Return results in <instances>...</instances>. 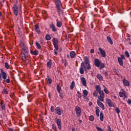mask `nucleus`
I'll return each instance as SVG.
<instances>
[{
    "label": "nucleus",
    "instance_id": "nucleus-1",
    "mask_svg": "<svg viewBox=\"0 0 131 131\" xmlns=\"http://www.w3.org/2000/svg\"><path fill=\"white\" fill-rule=\"evenodd\" d=\"M1 74L0 73V81H2V83L5 84V83H10L11 82V80L10 78L7 79V73L4 71L3 69H0Z\"/></svg>",
    "mask_w": 131,
    "mask_h": 131
},
{
    "label": "nucleus",
    "instance_id": "nucleus-2",
    "mask_svg": "<svg viewBox=\"0 0 131 131\" xmlns=\"http://www.w3.org/2000/svg\"><path fill=\"white\" fill-rule=\"evenodd\" d=\"M54 2L57 12L59 16H61V14L63 13V10H62V3L60 0H54Z\"/></svg>",
    "mask_w": 131,
    "mask_h": 131
},
{
    "label": "nucleus",
    "instance_id": "nucleus-3",
    "mask_svg": "<svg viewBox=\"0 0 131 131\" xmlns=\"http://www.w3.org/2000/svg\"><path fill=\"white\" fill-rule=\"evenodd\" d=\"M96 92L99 93V96H98V99L101 101V102H104V98H105V93L103 92V90L101 91V86L99 85H97L95 86Z\"/></svg>",
    "mask_w": 131,
    "mask_h": 131
},
{
    "label": "nucleus",
    "instance_id": "nucleus-4",
    "mask_svg": "<svg viewBox=\"0 0 131 131\" xmlns=\"http://www.w3.org/2000/svg\"><path fill=\"white\" fill-rule=\"evenodd\" d=\"M84 62H85V63L84 62V64L85 66V64H87V70H90V69H91L92 67L91 66V64H90V58H89V57L85 56L84 58Z\"/></svg>",
    "mask_w": 131,
    "mask_h": 131
},
{
    "label": "nucleus",
    "instance_id": "nucleus-5",
    "mask_svg": "<svg viewBox=\"0 0 131 131\" xmlns=\"http://www.w3.org/2000/svg\"><path fill=\"white\" fill-rule=\"evenodd\" d=\"M21 49L24 52H23V54L26 56L27 57H29V53H28V50H27L26 47L24 43L21 44Z\"/></svg>",
    "mask_w": 131,
    "mask_h": 131
},
{
    "label": "nucleus",
    "instance_id": "nucleus-6",
    "mask_svg": "<svg viewBox=\"0 0 131 131\" xmlns=\"http://www.w3.org/2000/svg\"><path fill=\"white\" fill-rule=\"evenodd\" d=\"M12 11L15 16H18V14L19 13V12L18 11V6H17V5L14 4L13 5V6L12 7Z\"/></svg>",
    "mask_w": 131,
    "mask_h": 131
},
{
    "label": "nucleus",
    "instance_id": "nucleus-7",
    "mask_svg": "<svg viewBox=\"0 0 131 131\" xmlns=\"http://www.w3.org/2000/svg\"><path fill=\"white\" fill-rule=\"evenodd\" d=\"M54 112L56 114H57V115L60 116V115H62V113H63V110L60 108V107L57 106L55 109Z\"/></svg>",
    "mask_w": 131,
    "mask_h": 131
},
{
    "label": "nucleus",
    "instance_id": "nucleus-8",
    "mask_svg": "<svg viewBox=\"0 0 131 131\" xmlns=\"http://www.w3.org/2000/svg\"><path fill=\"white\" fill-rule=\"evenodd\" d=\"M75 111H76V113L77 116L80 117L81 116V108L78 106H76L75 108Z\"/></svg>",
    "mask_w": 131,
    "mask_h": 131
},
{
    "label": "nucleus",
    "instance_id": "nucleus-9",
    "mask_svg": "<svg viewBox=\"0 0 131 131\" xmlns=\"http://www.w3.org/2000/svg\"><path fill=\"white\" fill-rule=\"evenodd\" d=\"M56 124L59 129L61 130L62 129V121L60 119H57L56 120Z\"/></svg>",
    "mask_w": 131,
    "mask_h": 131
},
{
    "label": "nucleus",
    "instance_id": "nucleus-10",
    "mask_svg": "<svg viewBox=\"0 0 131 131\" xmlns=\"http://www.w3.org/2000/svg\"><path fill=\"white\" fill-rule=\"evenodd\" d=\"M98 50L101 55V57L103 58H106V52L105 50H103L101 47L99 48Z\"/></svg>",
    "mask_w": 131,
    "mask_h": 131
},
{
    "label": "nucleus",
    "instance_id": "nucleus-11",
    "mask_svg": "<svg viewBox=\"0 0 131 131\" xmlns=\"http://www.w3.org/2000/svg\"><path fill=\"white\" fill-rule=\"evenodd\" d=\"M84 62H82L81 63L80 68L79 69V72L80 74H83L84 73Z\"/></svg>",
    "mask_w": 131,
    "mask_h": 131
},
{
    "label": "nucleus",
    "instance_id": "nucleus-12",
    "mask_svg": "<svg viewBox=\"0 0 131 131\" xmlns=\"http://www.w3.org/2000/svg\"><path fill=\"white\" fill-rule=\"evenodd\" d=\"M97 103L98 106L100 107V108H101V109H102V110H105V106H104V104H103V103L101 102V100L100 99H98L97 100Z\"/></svg>",
    "mask_w": 131,
    "mask_h": 131
},
{
    "label": "nucleus",
    "instance_id": "nucleus-13",
    "mask_svg": "<svg viewBox=\"0 0 131 131\" xmlns=\"http://www.w3.org/2000/svg\"><path fill=\"white\" fill-rule=\"evenodd\" d=\"M52 41L54 48H59V46L58 45V38L55 37L53 38Z\"/></svg>",
    "mask_w": 131,
    "mask_h": 131
},
{
    "label": "nucleus",
    "instance_id": "nucleus-14",
    "mask_svg": "<svg viewBox=\"0 0 131 131\" xmlns=\"http://www.w3.org/2000/svg\"><path fill=\"white\" fill-rule=\"evenodd\" d=\"M100 64H101V61L98 59L96 58L94 60V65L96 67H100Z\"/></svg>",
    "mask_w": 131,
    "mask_h": 131
},
{
    "label": "nucleus",
    "instance_id": "nucleus-15",
    "mask_svg": "<svg viewBox=\"0 0 131 131\" xmlns=\"http://www.w3.org/2000/svg\"><path fill=\"white\" fill-rule=\"evenodd\" d=\"M123 84L125 85V86H129L130 84L129 83V81L128 80H126L125 78L123 79Z\"/></svg>",
    "mask_w": 131,
    "mask_h": 131
},
{
    "label": "nucleus",
    "instance_id": "nucleus-16",
    "mask_svg": "<svg viewBox=\"0 0 131 131\" xmlns=\"http://www.w3.org/2000/svg\"><path fill=\"white\" fill-rule=\"evenodd\" d=\"M50 28H51L52 31L53 32H57V29L56 28V26H55V25H54V23H52L50 25Z\"/></svg>",
    "mask_w": 131,
    "mask_h": 131
},
{
    "label": "nucleus",
    "instance_id": "nucleus-17",
    "mask_svg": "<svg viewBox=\"0 0 131 131\" xmlns=\"http://www.w3.org/2000/svg\"><path fill=\"white\" fill-rule=\"evenodd\" d=\"M106 102L108 105V106L110 107H114V104H113V102H112L111 99H106Z\"/></svg>",
    "mask_w": 131,
    "mask_h": 131
},
{
    "label": "nucleus",
    "instance_id": "nucleus-18",
    "mask_svg": "<svg viewBox=\"0 0 131 131\" xmlns=\"http://www.w3.org/2000/svg\"><path fill=\"white\" fill-rule=\"evenodd\" d=\"M0 106L2 110H6V105L5 104V102L2 100L0 102Z\"/></svg>",
    "mask_w": 131,
    "mask_h": 131
},
{
    "label": "nucleus",
    "instance_id": "nucleus-19",
    "mask_svg": "<svg viewBox=\"0 0 131 131\" xmlns=\"http://www.w3.org/2000/svg\"><path fill=\"white\" fill-rule=\"evenodd\" d=\"M81 81L82 84H83L84 86H86V80H85V78L81 77Z\"/></svg>",
    "mask_w": 131,
    "mask_h": 131
},
{
    "label": "nucleus",
    "instance_id": "nucleus-20",
    "mask_svg": "<svg viewBox=\"0 0 131 131\" xmlns=\"http://www.w3.org/2000/svg\"><path fill=\"white\" fill-rule=\"evenodd\" d=\"M117 58H118V62L119 65H120V66H123V61L122 60L123 59H121V58H120L119 56H118Z\"/></svg>",
    "mask_w": 131,
    "mask_h": 131
},
{
    "label": "nucleus",
    "instance_id": "nucleus-21",
    "mask_svg": "<svg viewBox=\"0 0 131 131\" xmlns=\"http://www.w3.org/2000/svg\"><path fill=\"white\" fill-rule=\"evenodd\" d=\"M106 39H107L108 42H109V43H110V45H113V41H112V39L111 38V37H110L109 36H107Z\"/></svg>",
    "mask_w": 131,
    "mask_h": 131
},
{
    "label": "nucleus",
    "instance_id": "nucleus-22",
    "mask_svg": "<svg viewBox=\"0 0 131 131\" xmlns=\"http://www.w3.org/2000/svg\"><path fill=\"white\" fill-rule=\"evenodd\" d=\"M30 53L32 54V55H34V56H37L38 55V51L37 50H31Z\"/></svg>",
    "mask_w": 131,
    "mask_h": 131
},
{
    "label": "nucleus",
    "instance_id": "nucleus-23",
    "mask_svg": "<svg viewBox=\"0 0 131 131\" xmlns=\"http://www.w3.org/2000/svg\"><path fill=\"white\" fill-rule=\"evenodd\" d=\"M70 56L72 59H73L75 56H76V54H75V52L74 51H71L70 53Z\"/></svg>",
    "mask_w": 131,
    "mask_h": 131
},
{
    "label": "nucleus",
    "instance_id": "nucleus-24",
    "mask_svg": "<svg viewBox=\"0 0 131 131\" xmlns=\"http://www.w3.org/2000/svg\"><path fill=\"white\" fill-rule=\"evenodd\" d=\"M96 77H97L98 79H99L100 81H102L103 80V76L102 75H101V74H98Z\"/></svg>",
    "mask_w": 131,
    "mask_h": 131
},
{
    "label": "nucleus",
    "instance_id": "nucleus-25",
    "mask_svg": "<svg viewBox=\"0 0 131 131\" xmlns=\"http://www.w3.org/2000/svg\"><path fill=\"white\" fill-rule=\"evenodd\" d=\"M52 65H53V63H52V60L50 59L49 61L47 62V67L48 68H52Z\"/></svg>",
    "mask_w": 131,
    "mask_h": 131
},
{
    "label": "nucleus",
    "instance_id": "nucleus-26",
    "mask_svg": "<svg viewBox=\"0 0 131 131\" xmlns=\"http://www.w3.org/2000/svg\"><path fill=\"white\" fill-rule=\"evenodd\" d=\"M96 116H97V117H99V116H100V115L99 114V113H100V110L99 109V107L98 106H96Z\"/></svg>",
    "mask_w": 131,
    "mask_h": 131
},
{
    "label": "nucleus",
    "instance_id": "nucleus-27",
    "mask_svg": "<svg viewBox=\"0 0 131 131\" xmlns=\"http://www.w3.org/2000/svg\"><path fill=\"white\" fill-rule=\"evenodd\" d=\"M74 86H75V82L73 81L70 86V89L73 90V89H74Z\"/></svg>",
    "mask_w": 131,
    "mask_h": 131
},
{
    "label": "nucleus",
    "instance_id": "nucleus-28",
    "mask_svg": "<svg viewBox=\"0 0 131 131\" xmlns=\"http://www.w3.org/2000/svg\"><path fill=\"white\" fill-rule=\"evenodd\" d=\"M56 90L58 94H60V93H61V86H60V85L59 84H57L56 87Z\"/></svg>",
    "mask_w": 131,
    "mask_h": 131
},
{
    "label": "nucleus",
    "instance_id": "nucleus-29",
    "mask_svg": "<svg viewBox=\"0 0 131 131\" xmlns=\"http://www.w3.org/2000/svg\"><path fill=\"white\" fill-rule=\"evenodd\" d=\"M99 67L100 70H102L103 68H105V64H104V63L100 62V64Z\"/></svg>",
    "mask_w": 131,
    "mask_h": 131
},
{
    "label": "nucleus",
    "instance_id": "nucleus-30",
    "mask_svg": "<svg viewBox=\"0 0 131 131\" xmlns=\"http://www.w3.org/2000/svg\"><path fill=\"white\" fill-rule=\"evenodd\" d=\"M21 58H22V60L24 62H26L27 58H26L27 56L26 55H25V54H23V55L21 56Z\"/></svg>",
    "mask_w": 131,
    "mask_h": 131
},
{
    "label": "nucleus",
    "instance_id": "nucleus-31",
    "mask_svg": "<svg viewBox=\"0 0 131 131\" xmlns=\"http://www.w3.org/2000/svg\"><path fill=\"white\" fill-rule=\"evenodd\" d=\"M58 50H59V47H54V54L56 55V56L58 55V52H57Z\"/></svg>",
    "mask_w": 131,
    "mask_h": 131
},
{
    "label": "nucleus",
    "instance_id": "nucleus-32",
    "mask_svg": "<svg viewBox=\"0 0 131 131\" xmlns=\"http://www.w3.org/2000/svg\"><path fill=\"white\" fill-rule=\"evenodd\" d=\"M45 38L46 40H51L52 39V38L51 37V36L49 34H47L45 36Z\"/></svg>",
    "mask_w": 131,
    "mask_h": 131
},
{
    "label": "nucleus",
    "instance_id": "nucleus-33",
    "mask_svg": "<svg viewBox=\"0 0 131 131\" xmlns=\"http://www.w3.org/2000/svg\"><path fill=\"white\" fill-rule=\"evenodd\" d=\"M56 26L59 28L60 27H62V22L60 21H57L56 23Z\"/></svg>",
    "mask_w": 131,
    "mask_h": 131
},
{
    "label": "nucleus",
    "instance_id": "nucleus-34",
    "mask_svg": "<svg viewBox=\"0 0 131 131\" xmlns=\"http://www.w3.org/2000/svg\"><path fill=\"white\" fill-rule=\"evenodd\" d=\"M35 45L38 50H40V49H41V46H40V44H39V43L35 42Z\"/></svg>",
    "mask_w": 131,
    "mask_h": 131
},
{
    "label": "nucleus",
    "instance_id": "nucleus-35",
    "mask_svg": "<svg viewBox=\"0 0 131 131\" xmlns=\"http://www.w3.org/2000/svg\"><path fill=\"white\" fill-rule=\"evenodd\" d=\"M100 119L101 121H103L104 120V116L103 115V113L101 112L100 114Z\"/></svg>",
    "mask_w": 131,
    "mask_h": 131
},
{
    "label": "nucleus",
    "instance_id": "nucleus-36",
    "mask_svg": "<svg viewBox=\"0 0 131 131\" xmlns=\"http://www.w3.org/2000/svg\"><path fill=\"white\" fill-rule=\"evenodd\" d=\"M5 67L6 68V69H10V64H9V63L5 62Z\"/></svg>",
    "mask_w": 131,
    "mask_h": 131
},
{
    "label": "nucleus",
    "instance_id": "nucleus-37",
    "mask_svg": "<svg viewBox=\"0 0 131 131\" xmlns=\"http://www.w3.org/2000/svg\"><path fill=\"white\" fill-rule=\"evenodd\" d=\"M104 89L103 90V91L104 92V93H105V94H109V90L107 89V88H106V86H104Z\"/></svg>",
    "mask_w": 131,
    "mask_h": 131
},
{
    "label": "nucleus",
    "instance_id": "nucleus-38",
    "mask_svg": "<svg viewBox=\"0 0 131 131\" xmlns=\"http://www.w3.org/2000/svg\"><path fill=\"white\" fill-rule=\"evenodd\" d=\"M83 94L84 96H88V95H89V92H88V90H84L83 91Z\"/></svg>",
    "mask_w": 131,
    "mask_h": 131
},
{
    "label": "nucleus",
    "instance_id": "nucleus-39",
    "mask_svg": "<svg viewBox=\"0 0 131 131\" xmlns=\"http://www.w3.org/2000/svg\"><path fill=\"white\" fill-rule=\"evenodd\" d=\"M102 74H103V75H105L106 77H108V73L107 72V71H103Z\"/></svg>",
    "mask_w": 131,
    "mask_h": 131
},
{
    "label": "nucleus",
    "instance_id": "nucleus-40",
    "mask_svg": "<svg viewBox=\"0 0 131 131\" xmlns=\"http://www.w3.org/2000/svg\"><path fill=\"white\" fill-rule=\"evenodd\" d=\"M98 94H99V93H98V91H97L95 90V91L94 92V93H93V96H94V97H98Z\"/></svg>",
    "mask_w": 131,
    "mask_h": 131
},
{
    "label": "nucleus",
    "instance_id": "nucleus-41",
    "mask_svg": "<svg viewBox=\"0 0 131 131\" xmlns=\"http://www.w3.org/2000/svg\"><path fill=\"white\" fill-rule=\"evenodd\" d=\"M119 96L121 97L122 98V97H123V96H124V93L122 92H120L119 93Z\"/></svg>",
    "mask_w": 131,
    "mask_h": 131
},
{
    "label": "nucleus",
    "instance_id": "nucleus-42",
    "mask_svg": "<svg viewBox=\"0 0 131 131\" xmlns=\"http://www.w3.org/2000/svg\"><path fill=\"white\" fill-rule=\"evenodd\" d=\"M52 129L54 131H57V126H56V125L54 124H52Z\"/></svg>",
    "mask_w": 131,
    "mask_h": 131
},
{
    "label": "nucleus",
    "instance_id": "nucleus-43",
    "mask_svg": "<svg viewBox=\"0 0 131 131\" xmlns=\"http://www.w3.org/2000/svg\"><path fill=\"white\" fill-rule=\"evenodd\" d=\"M3 93L4 95H8L9 94V92L7 91V89H4L3 91Z\"/></svg>",
    "mask_w": 131,
    "mask_h": 131
},
{
    "label": "nucleus",
    "instance_id": "nucleus-44",
    "mask_svg": "<svg viewBox=\"0 0 131 131\" xmlns=\"http://www.w3.org/2000/svg\"><path fill=\"white\" fill-rule=\"evenodd\" d=\"M59 94L60 98H61V99H64V94H63V93L60 92V93Z\"/></svg>",
    "mask_w": 131,
    "mask_h": 131
},
{
    "label": "nucleus",
    "instance_id": "nucleus-45",
    "mask_svg": "<svg viewBox=\"0 0 131 131\" xmlns=\"http://www.w3.org/2000/svg\"><path fill=\"white\" fill-rule=\"evenodd\" d=\"M89 119L90 121H94V120H95V119L94 118V116H90L89 117Z\"/></svg>",
    "mask_w": 131,
    "mask_h": 131
},
{
    "label": "nucleus",
    "instance_id": "nucleus-46",
    "mask_svg": "<svg viewBox=\"0 0 131 131\" xmlns=\"http://www.w3.org/2000/svg\"><path fill=\"white\" fill-rule=\"evenodd\" d=\"M125 55L127 58H129V53H128V51H125Z\"/></svg>",
    "mask_w": 131,
    "mask_h": 131
},
{
    "label": "nucleus",
    "instance_id": "nucleus-47",
    "mask_svg": "<svg viewBox=\"0 0 131 131\" xmlns=\"http://www.w3.org/2000/svg\"><path fill=\"white\" fill-rule=\"evenodd\" d=\"M47 81L48 82L49 84H51L52 83V82H53V80L51 78H48Z\"/></svg>",
    "mask_w": 131,
    "mask_h": 131
},
{
    "label": "nucleus",
    "instance_id": "nucleus-48",
    "mask_svg": "<svg viewBox=\"0 0 131 131\" xmlns=\"http://www.w3.org/2000/svg\"><path fill=\"white\" fill-rule=\"evenodd\" d=\"M116 112L117 113V114H119L120 113V110L118 107L116 108Z\"/></svg>",
    "mask_w": 131,
    "mask_h": 131
},
{
    "label": "nucleus",
    "instance_id": "nucleus-49",
    "mask_svg": "<svg viewBox=\"0 0 131 131\" xmlns=\"http://www.w3.org/2000/svg\"><path fill=\"white\" fill-rule=\"evenodd\" d=\"M54 110H55V107L54 106H51L50 108V111L51 112H54Z\"/></svg>",
    "mask_w": 131,
    "mask_h": 131
},
{
    "label": "nucleus",
    "instance_id": "nucleus-50",
    "mask_svg": "<svg viewBox=\"0 0 131 131\" xmlns=\"http://www.w3.org/2000/svg\"><path fill=\"white\" fill-rule=\"evenodd\" d=\"M96 129H97L98 131H104L102 128L98 126L96 127Z\"/></svg>",
    "mask_w": 131,
    "mask_h": 131
},
{
    "label": "nucleus",
    "instance_id": "nucleus-51",
    "mask_svg": "<svg viewBox=\"0 0 131 131\" xmlns=\"http://www.w3.org/2000/svg\"><path fill=\"white\" fill-rule=\"evenodd\" d=\"M30 98H31V95L28 94V102H30Z\"/></svg>",
    "mask_w": 131,
    "mask_h": 131
},
{
    "label": "nucleus",
    "instance_id": "nucleus-52",
    "mask_svg": "<svg viewBox=\"0 0 131 131\" xmlns=\"http://www.w3.org/2000/svg\"><path fill=\"white\" fill-rule=\"evenodd\" d=\"M84 71H85L86 73H88V68H86V66L84 65Z\"/></svg>",
    "mask_w": 131,
    "mask_h": 131
},
{
    "label": "nucleus",
    "instance_id": "nucleus-53",
    "mask_svg": "<svg viewBox=\"0 0 131 131\" xmlns=\"http://www.w3.org/2000/svg\"><path fill=\"white\" fill-rule=\"evenodd\" d=\"M126 40V41H130V37H129V36H127Z\"/></svg>",
    "mask_w": 131,
    "mask_h": 131
},
{
    "label": "nucleus",
    "instance_id": "nucleus-54",
    "mask_svg": "<svg viewBox=\"0 0 131 131\" xmlns=\"http://www.w3.org/2000/svg\"><path fill=\"white\" fill-rule=\"evenodd\" d=\"M107 130L108 131H113L111 130V126L109 125H107Z\"/></svg>",
    "mask_w": 131,
    "mask_h": 131
},
{
    "label": "nucleus",
    "instance_id": "nucleus-55",
    "mask_svg": "<svg viewBox=\"0 0 131 131\" xmlns=\"http://www.w3.org/2000/svg\"><path fill=\"white\" fill-rule=\"evenodd\" d=\"M36 32H37V33H38V34H40L41 32L40 30H39L38 29L37 30H35Z\"/></svg>",
    "mask_w": 131,
    "mask_h": 131
},
{
    "label": "nucleus",
    "instance_id": "nucleus-56",
    "mask_svg": "<svg viewBox=\"0 0 131 131\" xmlns=\"http://www.w3.org/2000/svg\"><path fill=\"white\" fill-rule=\"evenodd\" d=\"M120 59H121L122 60H124V59H125V57L123 55H121Z\"/></svg>",
    "mask_w": 131,
    "mask_h": 131
},
{
    "label": "nucleus",
    "instance_id": "nucleus-57",
    "mask_svg": "<svg viewBox=\"0 0 131 131\" xmlns=\"http://www.w3.org/2000/svg\"><path fill=\"white\" fill-rule=\"evenodd\" d=\"M127 103L129 104L130 105L131 104V99H128Z\"/></svg>",
    "mask_w": 131,
    "mask_h": 131
},
{
    "label": "nucleus",
    "instance_id": "nucleus-58",
    "mask_svg": "<svg viewBox=\"0 0 131 131\" xmlns=\"http://www.w3.org/2000/svg\"><path fill=\"white\" fill-rule=\"evenodd\" d=\"M39 28V27H38V25H36L35 26V30H37V29H38Z\"/></svg>",
    "mask_w": 131,
    "mask_h": 131
},
{
    "label": "nucleus",
    "instance_id": "nucleus-59",
    "mask_svg": "<svg viewBox=\"0 0 131 131\" xmlns=\"http://www.w3.org/2000/svg\"><path fill=\"white\" fill-rule=\"evenodd\" d=\"M90 53H91L92 54H94V53H95V50L94 49H91L90 51Z\"/></svg>",
    "mask_w": 131,
    "mask_h": 131
},
{
    "label": "nucleus",
    "instance_id": "nucleus-60",
    "mask_svg": "<svg viewBox=\"0 0 131 131\" xmlns=\"http://www.w3.org/2000/svg\"><path fill=\"white\" fill-rule=\"evenodd\" d=\"M113 71L115 73H117V70H116V69L114 68V69H113Z\"/></svg>",
    "mask_w": 131,
    "mask_h": 131
},
{
    "label": "nucleus",
    "instance_id": "nucleus-61",
    "mask_svg": "<svg viewBox=\"0 0 131 131\" xmlns=\"http://www.w3.org/2000/svg\"><path fill=\"white\" fill-rule=\"evenodd\" d=\"M89 106H92V105H93V103L90 102H89Z\"/></svg>",
    "mask_w": 131,
    "mask_h": 131
},
{
    "label": "nucleus",
    "instance_id": "nucleus-62",
    "mask_svg": "<svg viewBox=\"0 0 131 131\" xmlns=\"http://www.w3.org/2000/svg\"><path fill=\"white\" fill-rule=\"evenodd\" d=\"M78 98H79V99H81V95H78Z\"/></svg>",
    "mask_w": 131,
    "mask_h": 131
},
{
    "label": "nucleus",
    "instance_id": "nucleus-63",
    "mask_svg": "<svg viewBox=\"0 0 131 131\" xmlns=\"http://www.w3.org/2000/svg\"><path fill=\"white\" fill-rule=\"evenodd\" d=\"M9 130H10V131H14V130H13V128H9Z\"/></svg>",
    "mask_w": 131,
    "mask_h": 131
},
{
    "label": "nucleus",
    "instance_id": "nucleus-64",
    "mask_svg": "<svg viewBox=\"0 0 131 131\" xmlns=\"http://www.w3.org/2000/svg\"><path fill=\"white\" fill-rule=\"evenodd\" d=\"M72 131H76V130H75V128H72Z\"/></svg>",
    "mask_w": 131,
    "mask_h": 131
}]
</instances>
